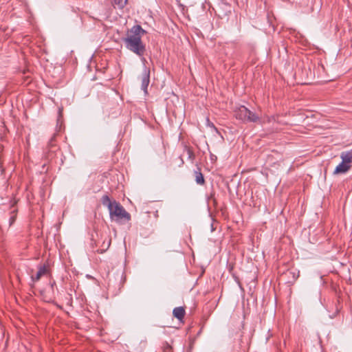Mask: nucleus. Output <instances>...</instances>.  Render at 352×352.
<instances>
[{"label":"nucleus","mask_w":352,"mask_h":352,"mask_svg":"<svg viewBox=\"0 0 352 352\" xmlns=\"http://www.w3.org/2000/svg\"><path fill=\"white\" fill-rule=\"evenodd\" d=\"M146 31L139 25H134L129 30L126 38H123L125 47L139 56H143L146 47L142 41V36Z\"/></svg>","instance_id":"obj_1"},{"label":"nucleus","mask_w":352,"mask_h":352,"mask_svg":"<svg viewBox=\"0 0 352 352\" xmlns=\"http://www.w3.org/2000/svg\"><path fill=\"white\" fill-rule=\"evenodd\" d=\"M103 206L107 207L110 219L112 221L120 222L122 219L126 221L131 220V214L124 208V207L116 200L111 201L107 195H103L101 199Z\"/></svg>","instance_id":"obj_2"},{"label":"nucleus","mask_w":352,"mask_h":352,"mask_svg":"<svg viewBox=\"0 0 352 352\" xmlns=\"http://www.w3.org/2000/svg\"><path fill=\"white\" fill-rule=\"evenodd\" d=\"M234 116L237 120L243 122H257L260 116L252 112L245 106H240L234 110Z\"/></svg>","instance_id":"obj_3"},{"label":"nucleus","mask_w":352,"mask_h":352,"mask_svg":"<svg viewBox=\"0 0 352 352\" xmlns=\"http://www.w3.org/2000/svg\"><path fill=\"white\" fill-rule=\"evenodd\" d=\"M142 89L146 93L147 88L150 82V69L144 67L142 74Z\"/></svg>","instance_id":"obj_4"},{"label":"nucleus","mask_w":352,"mask_h":352,"mask_svg":"<svg viewBox=\"0 0 352 352\" xmlns=\"http://www.w3.org/2000/svg\"><path fill=\"white\" fill-rule=\"evenodd\" d=\"M350 168L351 166L349 164L346 162L344 160H342V162L336 166L333 171V174L338 175L345 173L350 169Z\"/></svg>","instance_id":"obj_5"},{"label":"nucleus","mask_w":352,"mask_h":352,"mask_svg":"<svg viewBox=\"0 0 352 352\" xmlns=\"http://www.w3.org/2000/svg\"><path fill=\"white\" fill-rule=\"evenodd\" d=\"M47 273V269L45 265H40L38 267V271L35 276H32V279L33 281H38L41 276L46 274Z\"/></svg>","instance_id":"obj_6"},{"label":"nucleus","mask_w":352,"mask_h":352,"mask_svg":"<svg viewBox=\"0 0 352 352\" xmlns=\"http://www.w3.org/2000/svg\"><path fill=\"white\" fill-rule=\"evenodd\" d=\"M173 314L174 317L181 320L185 316V309L182 307H175L173 311Z\"/></svg>","instance_id":"obj_7"},{"label":"nucleus","mask_w":352,"mask_h":352,"mask_svg":"<svg viewBox=\"0 0 352 352\" xmlns=\"http://www.w3.org/2000/svg\"><path fill=\"white\" fill-rule=\"evenodd\" d=\"M195 182L199 185H204L205 184V179L203 174L201 172V169L197 168V170L194 172Z\"/></svg>","instance_id":"obj_8"},{"label":"nucleus","mask_w":352,"mask_h":352,"mask_svg":"<svg viewBox=\"0 0 352 352\" xmlns=\"http://www.w3.org/2000/svg\"><path fill=\"white\" fill-rule=\"evenodd\" d=\"M340 158L344 160L348 164L352 163V149L346 151H343L340 153Z\"/></svg>","instance_id":"obj_9"},{"label":"nucleus","mask_w":352,"mask_h":352,"mask_svg":"<svg viewBox=\"0 0 352 352\" xmlns=\"http://www.w3.org/2000/svg\"><path fill=\"white\" fill-rule=\"evenodd\" d=\"M128 0H113L114 6H117L119 9H123L127 4Z\"/></svg>","instance_id":"obj_10"},{"label":"nucleus","mask_w":352,"mask_h":352,"mask_svg":"<svg viewBox=\"0 0 352 352\" xmlns=\"http://www.w3.org/2000/svg\"><path fill=\"white\" fill-rule=\"evenodd\" d=\"M277 122L278 123H282L280 121L278 120V116H273L271 117L267 116L266 118H264V120L263 121V122Z\"/></svg>","instance_id":"obj_11"},{"label":"nucleus","mask_w":352,"mask_h":352,"mask_svg":"<svg viewBox=\"0 0 352 352\" xmlns=\"http://www.w3.org/2000/svg\"><path fill=\"white\" fill-rule=\"evenodd\" d=\"M16 210H13L11 212V216H10V219H9V226H11L14 223V222L16 220Z\"/></svg>","instance_id":"obj_12"},{"label":"nucleus","mask_w":352,"mask_h":352,"mask_svg":"<svg viewBox=\"0 0 352 352\" xmlns=\"http://www.w3.org/2000/svg\"><path fill=\"white\" fill-rule=\"evenodd\" d=\"M296 272L295 271H292V270H287L285 273V276H289V275H292L293 278H294V280H296L297 278V277L299 276V272H297V276L296 277Z\"/></svg>","instance_id":"obj_13"},{"label":"nucleus","mask_w":352,"mask_h":352,"mask_svg":"<svg viewBox=\"0 0 352 352\" xmlns=\"http://www.w3.org/2000/svg\"><path fill=\"white\" fill-rule=\"evenodd\" d=\"M211 226H212V231H213L214 228H213L212 224L211 225Z\"/></svg>","instance_id":"obj_14"}]
</instances>
